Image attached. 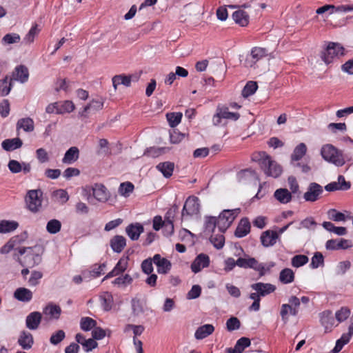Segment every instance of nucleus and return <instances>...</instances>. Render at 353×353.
<instances>
[{
    "label": "nucleus",
    "instance_id": "1",
    "mask_svg": "<svg viewBox=\"0 0 353 353\" xmlns=\"http://www.w3.org/2000/svg\"><path fill=\"white\" fill-rule=\"evenodd\" d=\"M205 230L206 235H210L209 239L213 245L221 248V226L219 225V219L216 216H208L205 217Z\"/></svg>",
    "mask_w": 353,
    "mask_h": 353
},
{
    "label": "nucleus",
    "instance_id": "2",
    "mask_svg": "<svg viewBox=\"0 0 353 353\" xmlns=\"http://www.w3.org/2000/svg\"><path fill=\"white\" fill-rule=\"evenodd\" d=\"M323 159L337 167H341L345 163L343 153L332 144L324 145L321 150Z\"/></svg>",
    "mask_w": 353,
    "mask_h": 353
},
{
    "label": "nucleus",
    "instance_id": "3",
    "mask_svg": "<svg viewBox=\"0 0 353 353\" xmlns=\"http://www.w3.org/2000/svg\"><path fill=\"white\" fill-rule=\"evenodd\" d=\"M83 192L88 201L90 200L91 195L99 202L105 203L110 197V194L106 187L102 183H94L93 185H85L83 188Z\"/></svg>",
    "mask_w": 353,
    "mask_h": 353
},
{
    "label": "nucleus",
    "instance_id": "4",
    "mask_svg": "<svg viewBox=\"0 0 353 353\" xmlns=\"http://www.w3.org/2000/svg\"><path fill=\"white\" fill-rule=\"evenodd\" d=\"M26 208L32 213L39 212L42 207L43 192L40 189L30 190L25 196Z\"/></svg>",
    "mask_w": 353,
    "mask_h": 353
},
{
    "label": "nucleus",
    "instance_id": "5",
    "mask_svg": "<svg viewBox=\"0 0 353 353\" xmlns=\"http://www.w3.org/2000/svg\"><path fill=\"white\" fill-rule=\"evenodd\" d=\"M345 54V48L343 46L335 42H330L324 51L321 52V59L326 63H332L335 59Z\"/></svg>",
    "mask_w": 353,
    "mask_h": 353
},
{
    "label": "nucleus",
    "instance_id": "6",
    "mask_svg": "<svg viewBox=\"0 0 353 353\" xmlns=\"http://www.w3.org/2000/svg\"><path fill=\"white\" fill-rule=\"evenodd\" d=\"M19 253L21 255L26 253L21 259H19V263L23 267L31 268L37 265L41 261V256L39 254L34 253L32 248H19Z\"/></svg>",
    "mask_w": 353,
    "mask_h": 353
},
{
    "label": "nucleus",
    "instance_id": "7",
    "mask_svg": "<svg viewBox=\"0 0 353 353\" xmlns=\"http://www.w3.org/2000/svg\"><path fill=\"white\" fill-rule=\"evenodd\" d=\"M264 157L261 160V167L268 176L276 178L282 172L281 167L274 161L271 159L269 155L263 153Z\"/></svg>",
    "mask_w": 353,
    "mask_h": 353
},
{
    "label": "nucleus",
    "instance_id": "8",
    "mask_svg": "<svg viewBox=\"0 0 353 353\" xmlns=\"http://www.w3.org/2000/svg\"><path fill=\"white\" fill-rule=\"evenodd\" d=\"M199 210L200 203L199 198L195 196H190L185 201L181 212L182 219L197 215L199 213Z\"/></svg>",
    "mask_w": 353,
    "mask_h": 353
},
{
    "label": "nucleus",
    "instance_id": "9",
    "mask_svg": "<svg viewBox=\"0 0 353 353\" xmlns=\"http://www.w3.org/2000/svg\"><path fill=\"white\" fill-rule=\"evenodd\" d=\"M323 192V187L317 183L312 182L309 184L307 191L303 194V199L305 201L314 202L319 199Z\"/></svg>",
    "mask_w": 353,
    "mask_h": 353
},
{
    "label": "nucleus",
    "instance_id": "10",
    "mask_svg": "<svg viewBox=\"0 0 353 353\" xmlns=\"http://www.w3.org/2000/svg\"><path fill=\"white\" fill-rule=\"evenodd\" d=\"M240 212V208L222 210V232L232 225Z\"/></svg>",
    "mask_w": 353,
    "mask_h": 353
},
{
    "label": "nucleus",
    "instance_id": "11",
    "mask_svg": "<svg viewBox=\"0 0 353 353\" xmlns=\"http://www.w3.org/2000/svg\"><path fill=\"white\" fill-rule=\"evenodd\" d=\"M210 265V258L205 254H199L191 264L190 268L194 273H198L202 269L208 267Z\"/></svg>",
    "mask_w": 353,
    "mask_h": 353
},
{
    "label": "nucleus",
    "instance_id": "12",
    "mask_svg": "<svg viewBox=\"0 0 353 353\" xmlns=\"http://www.w3.org/2000/svg\"><path fill=\"white\" fill-rule=\"evenodd\" d=\"M351 246L350 241L344 239H330L325 243V248L328 250H345Z\"/></svg>",
    "mask_w": 353,
    "mask_h": 353
},
{
    "label": "nucleus",
    "instance_id": "13",
    "mask_svg": "<svg viewBox=\"0 0 353 353\" xmlns=\"http://www.w3.org/2000/svg\"><path fill=\"white\" fill-rule=\"evenodd\" d=\"M251 225L247 217L242 218L235 230L234 235L237 238H243L250 232Z\"/></svg>",
    "mask_w": 353,
    "mask_h": 353
},
{
    "label": "nucleus",
    "instance_id": "14",
    "mask_svg": "<svg viewBox=\"0 0 353 353\" xmlns=\"http://www.w3.org/2000/svg\"><path fill=\"white\" fill-rule=\"evenodd\" d=\"M153 262L157 267V272L160 274H166L171 268V263L160 254H157L153 256Z\"/></svg>",
    "mask_w": 353,
    "mask_h": 353
},
{
    "label": "nucleus",
    "instance_id": "15",
    "mask_svg": "<svg viewBox=\"0 0 353 353\" xmlns=\"http://www.w3.org/2000/svg\"><path fill=\"white\" fill-rule=\"evenodd\" d=\"M279 238L277 232L273 230H266L262 232L260 239L261 244L264 247H270L274 245L276 239Z\"/></svg>",
    "mask_w": 353,
    "mask_h": 353
},
{
    "label": "nucleus",
    "instance_id": "16",
    "mask_svg": "<svg viewBox=\"0 0 353 353\" xmlns=\"http://www.w3.org/2000/svg\"><path fill=\"white\" fill-rule=\"evenodd\" d=\"M320 319L322 325L325 327V332L331 330L335 323V318L333 316L331 310H324L320 314Z\"/></svg>",
    "mask_w": 353,
    "mask_h": 353
},
{
    "label": "nucleus",
    "instance_id": "17",
    "mask_svg": "<svg viewBox=\"0 0 353 353\" xmlns=\"http://www.w3.org/2000/svg\"><path fill=\"white\" fill-rule=\"evenodd\" d=\"M143 226L139 223H131L126 227L125 232L132 241L138 240L141 234L143 232Z\"/></svg>",
    "mask_w": 353,
    "mask_h": 353
},
{
    "label": "nucleus",
    "instance_id": "18",
    "mask_svg": "<svg viewBox=\"0 0 353 353\" xmlns=\"http://www.w3.org/2000/svg\"><path fill=\"white\" fill-rule=\"evenodd\" d=\"M252 288L257 292L260 296H264L271 294L276 290L275 285L270 283H256L251 285Z\"/></svg>",
    "mask_w": 353,
    "mask_h": 353
},
{
    "label": "nucleus",
    "instance_id": "19",
    "mask_svg": "<svg viewBox=\"0 0 353 353\" xmlns=\"http://www.w3.org/2000/svg\"><path fill=\"white\" fill-rule=\"evenodd\" d=\"M27 237V233L24 232L21 236H15L11 238L3 246L1 247L0 252L1 254H7L14 248L16 244L21 243Z\"/></svg>",
    "mask_w": 353,
    "mask_h": 353
},
{
    "label": "nucleus",
    "instance_id": "20",
    "mask_svg": "<svg viewBox=\"0 0 353 353\" xmlns=\"http://www.w3.org/2000/svg\"><path fill=\"white\" fill-rule=\"evenodd\" d=\"M41 314L39 312H31L26 320V327L30 330H37L41 321Z\"/></svg>",
    "mask_w": 353,
    "mask_h": 353
},
{
    "label": "nucleus",
    "instance_id": "21",
    "mask_svg": "<svg viewBox=\"0 0 353 353\" xmlns=\"http://www.w3.org/2000/svg\"><path fill=\"white\" fill-rule=\"evenodd\" d=\"M18 343L23 350L30 349L34 344L32 334L27 331H22L18 339Z\"/></svg>",
    "mask_w": 353,
    "mask_h": 353
},
{
    "label": "nucleus",
    "instance_id": "22",
    "mask_svg": "<svg viewBox=\"0 0 353 353\" xmlns=\"http://www.w3.org/2000/svg\"><path fill=\"white\" fill-rule=\"evenodd\" d=\"M110 245L114 252L120 253L126 245V239L121 235H116L110 239Z\"/></svg>",
    "mask_w": 353,
    "mask_h": 353
},
{
    "label": "nucleus",
    "instance_id": "23",
    "mask_svg": "<svg viewBox=\"0 0 353 353\" xmlns=\"http://www.w3.org/2000/svg\"><path fill=\"white\" fill-rule=\"evenodd\" d=\"M232 19L236 24L241 27L247 26L250 21L249 14L241 9L233 12Z\"/></svg>",
    "mask_w": 353,
    "mask_h": 353
},
{
    "label": "nucleus",
    "instance_id": "24",
    "mask_svg": "<svg viewBox=\"0 0 353 353\" xmlns=\"http://www.w3.org/2000/svg\"><path fill=\"white\" fill-rule=\"evenodd\" d=\"M12 77L14 80L19 81L21 83L26 82L29 77L28 69L23 65L17 66L13 72Z\"/></svg>",
    "mask_w": 353,
    "mask_h": 353
},
{
    "label": "nucleus",
    "instance_id": "25",
    "mask_svg": "<svg viewBox=\"0 0 353 353\" xmlns=\"http://www.w3.org/2000/svg\"><path fill=\"white\" fill-rule=\"evenodd\" d=\"M214 331V327L212 325L205 324L196 329L194 336L197 340H201L212 334Z\"/></svg>",
    "mask_w": 353,
    "mask_h": 353
},
{
    "label": "nucleus",
    "instance_id": "26",
    "mask_svg": "<svg viewBox=\"0 0 353 353\" xmlns=\"http://www.w3.org/2000/svg\"><path fill=\"white\" fill-rule=\"evenodd\" d=\"M250 345V340L247 337H241L239 339L233 348H228V353H241L245 347Z\"/></svg>",
    "mask_w": 353,
    "mask_h": 353
},
{
    "label": "nucleus",
    "instance_id": "27",
    "mask_svg": "<svg viewBox=\"0 0 353 353\" xmlns=\"http://www.w3.org/2000/svg\"><path fill=\"white\" fill-rule=\"evenodd\" d=\"M156 168L162 173L164 177L170 178L173 174L174 163L170 161L159 163Z\"/></svg>",
    "mask_w": 353,
    "mask_h": 353
},
{
    "label": "nucleus",
    "instance_id": "28",
    "mask_svg": "<svg viewBox=\"0 0 353 353\" xmlns=\"http://www.w3.org/2000/svg\"><path fill=\"white\" fill-rule=\"evenodd\" d=\"M79 157V150L77 147L73 146L70 148L65 152L62 159L63 163L71 164L76 161Z\"/></svg>",
    "mask_w": 353,
    "mask_h": 353
},
{
    "label": "nucleus",
    "instance_id": "29",
    "mask_svg": "<svg viewBox=\"0 0 353 353\" xmlns=\"http://www.w3.org/2000/svg\"><path fill=\"white\" fill-rule=\"evenodd\" d=\"M274 196L280 203L285 204L292 200V194L286 188L277 189L274 194Z\"/></svg>",
    "mask_w": 353,
    "mask_h": 353
},
{
    "label": "nucleus",
    "instance_id": "30",
    "mask_svg": "<svg viewBox=\"0 0 353 353\" xmlns=\"http://www.w3.org/2000/svg\"><path fill=\"white\" fill-rule=\"evenodd\" d=\"M14 297L20 301L28 302L32 299V292L27 288H19L15 290Z\"/></svg>",
    "mask_w": 353,
    "mask_h": 353
},
{
    "label": "nucleus",
    "instance_id": "31",
    "mask_svg": "<svg viewBox=\"0 0 353 353\" xmlns=\"http://www.w3.org/2000/svg\"><path fill=\"white\" fill-rule=\"evenodd\" d=\"M22 144L23 142L19 138H14L4 140L1 143V146L6 151H13L21 148Z\"/></svg>",
    "mask_w": 353,
    "mask_h": 353
},
{
    "label": "nucleus",
    "instance_id": "32",
    "mask_svg": "<svg viewBox=\"0 0 353 353\" xmlns=\"http://www.w3.org/2000/svg\"><path fill=\"white\" fill-rule=\"evenodd\" d=\"M103 102L101 100L98 99H92L90 103H89L87 105H85L83 110V111L80 113L81 117H86V113L89 110H92L93 112H96L103 109Z\"/></svg>",
    "mask_w": 353,
    "mask_h": 353
},
{
    "label": "nucleus",
    "instance_id": "33",
    "mask_svg": "<svg viewBox=\"0 0 353 353\" xmlns=\"http://www.w3.org/2000/svg\"><path fill=\"white\" fill-rule=\"evenodd\" d=\"M19 227L16 221L1 220L0 221V233L5 234L14 231Z\"/></svg>",
    "mask_w": 353,
    "mask_h": 353
},
{
    "label": "nucleus",
    "instance_id": "34",
    "mask_svg": "<svg viewBox=\"0 0 353 353\" xmlns=\"http://www.w3.org/2000/svg\"><path fill=\"white\" fill-rule=\"evenodd\" d=\"M21 128L25 132H32L34 129V121L30 117L20 119L17 123V130Z\"/></svg>",
    "mask_w": 353,
    "mask_h": 353
},
{
    "label": "nucleus",
    "instance_id": "35",
    "mask_svg": "<svg viewBox=\"0 0 353 353\" xmlns=\"http://www.w3.org/2000/svg\"><path fill=\"white\" fill-rule=\"evenodd\" d=\"M103 309H111L113 303V297L110 292L102 293L97 298Z\"/></svg>",
    "mask_w": 353,
    "mask_h": 353
},
{
    "label": "nucleus",
    "instance_id": "36",
    "mask_svg": "<svg viewBox=\"0 0 353 353\" xmlns=\"http://www.w3.org/2000/svg\"><path fill=\"white\" fill-rule=\"evenodd\" d=\"M112 84L116 90L119 85H124L129 87L131 84V76H126L124 74L115 75L112 78Z\"/></svg>",
    "mask_w": 353,
    "mask_h": 353
},
{
    "label": "nucleus",
    "instance_id": "37",
    "mask_svg": "<svg viewBox=\"0 0 353 353\" xmlns=\"http://www.w3.org/2000/svg\"><path fill=\"white\" fill-rule=\"evenodd\" d=\"M307 151V147L305 143H299L294 150L291 155L292 161H298L303 158Z\"/></svg>",
    "mask_w": 353,
    "mask_h": 353
},
{
    "label": "nucleus",
    "instance_id": "38",
    "mask_svg": "<svg viewBox=\"0 0 353 353\" xmlns=\"http://www.w3.org/2000/svg\"><path fill=\"white\" fill-rule=\"evenodd\" d=\"M322 225L326 230L334 232L339 236L345 235L347 233V230L345 227H336L329 221H324Z\"/></svg>",
    "mask_w": 353,
    "mask_h": 353
},
{
    "label": "nucleus",
    "instance_id": "39",
    "mask_svg": "<svg viewBox=\"0 0 353 353\" xmlns=\"http://www.w3.org/2000/svg\"><path fill=\"white\" fill-rule=\"evenodd\" d=\"M279 280L284 284L293 282L294 280V273L292 270L290 268H285L282 270L279 274Z\"/></svg>",
    "mask_w": 353,
    "mask_h": 353
},
{
    "label": "nucleus",
    "instance_id": "40",
    "mask_svg": "<svg viewBox=\"0 0 353 353\" xmlns=\"http://www.w3.org/2000/svg\"><path fill=\"white\" fill-rule=\"evenodd\" d=\"M257 264V260L252 257L239 258L237 259V265L243 268H252L254 270L255 266Z\"/></svg>",
    "mask_w": 353,
    "mask_h": 353
},
{
    "label": "nucleus",
    "instance_id": "41",
    "mask_svg": "<svg viewBox=\"0 0 353 353\" xmlns=\"http://www.w3.org/2000/svg\"><path fill=\"white\" fill-rule=\"evenodd\" d=\"M258 88V85L256 81H250L244 86L241 94L244 98H247L255 93Z\"/></svg>",
    "mask_w": 353,
    "mask_h": 353
},
{
    "label": "nucleus",
    "instance_id": "42",
    "mask_svg": "<svg viewBox=\"0 0 353 353\" xmlns=\"http://www.w3.org/2000/svg\"><path fill=\"white\" fill-rule=\"evenodd\" d=\"M267 50L265 48L254 47L251 50L250 57L253 60V63H255L261 59L267 56Z\"/></svg>",
    "mask_w": 353,
    "mask_h": 353
},
{
    "label": "nucleus",
    "instance_id": "43",
    "mask_svg": "<svg viewBox=\"0 0 353 353\" xmlns=\"http://www.w3.org/2000/svg\"><path fill=\"white\" fill-rule=\"evenodd\" d=\"M182 116L181 112L167 113L166 117L170 127L174 128L178 125L181 121Z\"/></svg>",
    "mask_w": 353,
    "mask_h": 353
},
{
    "label": "nucleus",
    "instance_id": "44",
    "mask_svg": "<svg viewBox=\"0 0 353 353\" xmlns=\"http://www.w3.org/2000/svg\"><path fill=\"white\" fill-rule=\"evenodd\" d=\"M61 228V223L57 219H51L47 223L46 230L50 234H57Z\"/></svg>",
    "mask_w": 353,
    "mask_h": 353
},
{
    "label": "nucleus",
    "instance_id": "45",
    "mask_svg": "<svg viewBox=\"0 0 353 353\" xmlns=\"http://www.w3.org/2000/svg\"><path fill=\"white\" fill-rule=\"evenodd\" d=\"M96 325V321L90 317H83L80 321L81 329L83 331H90L95 327Z\"/></svg>",
    "mask_w": 353,
    "mask_h": 353
},
{
    "label": "nucleus",
    "instance_id": "46",
    "mask_svg": "<svg viewBox=\"0 0 353 353\" xmlns=\"http://www.w3.org/2000/svg\"><path fill=\"white\" fill-rule=\"evenodd\" d=\"M350 339H351V337L350 336V334H343L342 336L341 337V339H339L336 341L335 347L331 351V353L339 352L341 350V349L343 348V347L350 341Z\"/></svg>",
    "mask_w": 353,
    "mask_h": 353
},
{
    "label": "nucleus",
    "instance_id": "47",
    "mask_svg": "<svg viewBox=\"0 0 353 353\" xmlns=\"http://www.w3.org/2000/svg\"><path fill=\"white\" fill-rule=\"evenodd\" d=\"M165 148L150 147L145 150L143 155L148 157L157 158L165 153Z\"/></svg>",
    "mask_w": 353,
    "mask_h": 353
},
{
    "label": "nucleus",
    "instance_id": "48",
    "mask_svg": "<svg viewBox=\"0 0 353 353\" xmlns=\"http://www.w3.org/2000/svg\"><path fill=\"white\" fill-rule=\"evenodd\" d=\"M39 29L38 28L37 24H34L31 27V28L29 30V32H28V34L24 37V39H23L24 42L26 44L32 43L34 41L35 37L39 34Z\"/></svg>",
    "mask_w": 353,
    "mask_h": 353
},
{
    "label": "nucleus",
    "instance_id": "49",
    "mask_svg": "<svg viewBox=\"0 0 353 353\" xmlns=\"http://www.w3.org/2000/svg\"><path fill=\"white\" fill-rule=\"evenodd\" d=\"M21 37L19 34L17 33H8L6 34L2 38V43L3 45H10L12 43H17L20 41Z\"/></svg>",
    "mask_w": 353,
    "mask_h": 353
},
{
    "label": "nucleus",
    "instance_id": "50",
    "mask_svg": "<svg viewBox=\"0 0 353 353\" xmlns=\"http://www.w3.org/2000/svg\"><path fill=\"white\" fill-rule=\"evenodd\" d=\"M75 108V105L71 101H65L61 105H59V110L57 111L58 114H62L65 112H72Z\"/></svg>",
    "mask_w": 353,
    "mask_h": 353
},
{
    "label": "nucleus",
    "instance_id": "51",
    "mask_svg": "<svg viewBox=\"0 0 353 353\" xmlns=\"http://www.w3.org/2000/svg\"><path fill=\"white\" fill-rule=\"evenodd\" d=\"M134 188V186L131 182H124L121 183L119 192L121 195L128 196L129 194L133 192Z\"/></svg>",
    "mask_w": 353,
    "mask_h": 353
},
{
    "label": "nucleus",
    "instance_id": "52",
    "mask_svg": "<svg viewBox=\"0 0 353 353\" xmlns=\"http://www.w3.org/2000/svg\"><path fill=\"white\" fill-rule=\"evenodd\" d=\"M324 265V257L321 252H316L312 258L310 266L313 269Z\"/></svg>",
    "mask_w": 353,
    "mask_h": 353
},
{
    "label": "nucleus",
    "instance_id": "53",
    "mask_svg": "<svg viewBox=\"0 0 353 353\" xmlns=\"http://www.w3.org/2000/svg\"><path fill=\"white\" fill-rule=\"evenodd\" d=\"M308 262V257L303 254L294 256L292 259V265L295 268H299Z\"/></svg>",
    "mask_w": 353,
    "mask_h": 353
},
{
    "label": "nucleus",
    "instance_id": "54",
    "mask_svg": "<svg viewBox=\"0 0 353 353\" xmlns=\"http://www.w3.org/2000/svg\"><path fill=\"white\" fill-rule=\"evenodd\" d=\"M240 118V114L238 112H231L228 107L222 108V119L232 121H237Z\"/></svg>",
    "mask_w": 353,
    "mask_h": 353
},
{
    "label": "nucleus",
    "instance_id": "55",
    "mask_svg": "<svg viewBox=\"0 0 353 353\" xmlns=\"http://www.w3.org/2000/svg\"><path fill=\"white\" fill-rule=\"evenodd\" d=\"M132 330L134 333V337L137 336H140L144 331L145 328L143 325H136L132 324H128L125 325L124 328V332H127Z\"/></svg>",
    "mask_w": 353,
    "mask_h": 353
},
{
    "label": "nucleus",
    "instance_id": "56",
    "mask_svg": "<svg viewBox=\"0 0 353 353\" xmlns=\"http://www.w3.org/2000/svg\"><path fill=\"white\" fill-rule=\"evenodd\" d=\"M240 321L234 316L230 317L226 322V327L229 331H233L240 327Z\"/></svg>",
    "mask_w": 353,
    "mask_h": 353
},
{
    "label": "nucleus",
    "instance_id": "57",
    "mask_svg": "<svg viewBox=\"0 0 353 353\" xmlns=\"http://www.w3.org/2000/svg\"><path fill=\"white\" fill-rule=\"evenodd\" d=\"M43 277V273L40 271H32L28 280L29 285L36 286L39 284V280Z\"/></svg>",
    "mask_w": 353,
    "mask_h": 353
},
{
    "label": "nucleus",
    "instance_id": "58",
    "mask_svg": "<svg viewBox=\"0 0 353 353\" xmlns=\"http://www.w3.org/2000/svg\"><path fill=\"white\" fill-rule=\"evenodd\" d=\"M36 157L41 163H44L49 161V157L47 151L42 148L36 150Z\"/></svg>",
    "mask_w": 353,
    "mask_h": 353
},
{
    "label": "nucleus",
    "instance_id": "59",
    "mask_svg": "<svg viewBox=\"0 0 353 353\" xmlns=\"http://www.w3.org/2000/svg\"><path fill=\"white\" fill-rule=\"evenodd\" d=\"M65 338V332L63 330H58L50 337V343L53 345H57Z\"/></svg>",
    "mask_w": 353,
    "mask_h": 353
},
{
    "label": "nucleus",
    "instance_id": "60",
    "mask_svg": "<svg viewBox=\"0 0 353 353\" xmlns=\"http://www.w3.org/2000/svg\"><path fill=\"white\" fill-rule=\"evenodd\" d=\"M8 167L12 173L17 174L22 170V165L17 160H10Z\"/></svg>",
    "mask_w": 353,
    "mask_h": 353
},
{
    "label": "nucleus",
    "instance_id": "61",
    "mask_svg": "<svg viewBox=\"0 0 353 353\" xmlns=\"http://www.w3.org/2000/svg\"><path fill=\"white\" fill-rule=\"evenodd\" d=\"M274 265V263H272L268 266L265 267L263 263H259L257 261V264L254 268V270L259 272V274L260 276H263L267 272H269L271 268H272Z\"/></svg>",
    "mask_w": 353,
    "mask_h": 353
},
{
    "label": "nucleus",
    "instance_id": "62",
    "mask_svg": "<svg viewBox=\"0 0 353 353\" xmlns=\"http://www.w3.org/2000/svg\"><path fill=\"white\" fill-rule=\"evenodd\" d=\"M201 292V288L199 285H194L192 287L191 290L187 294L188 299H194L198 298Z\"/></svg>",
    "mask_w": 353,
    "mask_h": 353
},
{
    "label": "nucleus",
    "instance_id": "63",
    "mask_svg": "<svg viewBox=\"0 0 353 353\" xmlns=\"http://www.w3.org/2000/svg\"><path fill=\"white\" fill-rule=\"evenodd\" d=\"M328 214L330 216V219L334 221H345V216L343 213L337 212L334 209L330 210Z\"/></svg>",
    "mask_w": 353,
    "mask_h": 353
},
{
    "label": "nucleus",
    "instance_id": "64",
    "mask_svg": "<svg viewBox=\"0 0 353 353\" xmlns=\"http://www.w3.org/2000/svg\"><path fill=\"white\" fill-rule=\"evenodd\" d=\"M301 225L306 229L312 230L315 228L317 223L314 221V218L310 216L301 221Z\"/></svg>",
    "mask_w": 353,
    "mask_h": 353
}]
</instances>
